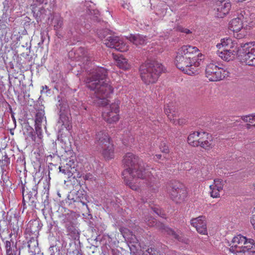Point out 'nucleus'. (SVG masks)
Here are the masks:
<instances>
[{
	"mask_svg": "<svg viewBox=\"0 0 255 255\" xmlns=\"http://www.w3.org/2000/svg\"><path fill=\"white\" fill-rule=\"evenodd\" d=\"M57 106L59 109L60 118L58 122V132L62 134V130L65 128L66 130L69 131L72 128L70 117L66 114V111L68 110V106L66 103H62L60 101Z\"/></svg>",
	"mask_w": 255,
	"mask_h": 255,
	"instance_id": "nucleus-10",
	"label": "nucleus"
},
{
	"mask_svg": "<svg viewBox=\"0 0 255 255\" xmlns=\"http://www.w3.org/2000/svg\"><path fill=\"white\" fill-rule=\"evenodd\" d=\"M123 142L126 145H131L134 142V139L132 136H129L128 139L124 138Z\"/></svg>",
	"mask_w": 255,
	"mask_h": 255,
	"instance_id": "nucleus-36",
	"label": "nucleus"
},
{
	"mask_svg": "<svg viewBox=\"0 0 255 255\" xmlns=\"http://www.w3.org/2000/svg\"><path fill=\"white\" fill-rule=\"evenodd\" d=\"M41 42L43 43L44 42V35L43 33H41Z\"/></svg>",
	"mask_w": 255,
	"mask_h": 255,
	"instance_id": "nucleus-41",
	"label": "nucleus"
},
{
	"mask_svg": "<svg viewBox=\"0 0 255 255\" xmlns=\"http://www.w3.org/2000/svg\"><path fill=\"white\" fill-rule=\"evenodd\" d=\"M231 250L233 252L245 253L250 252H255V244L253 239H248L241 235L235 236L232 240V245Z\"/></svg>",
	"mask_w": 255,
	"mask_h": 255,
	"instance_id": "nucleus-7",
	"label": "nucleus"
},
{
	"mask_svg": "<svg viewBox=\"0 0 255 255\" xmlns=\"http://www.w3.org/2000/svg\"><path fill=\"white\" fill-rule=\"evenodd\" d=\"M237 49H223L218 51V56L224 61H229L233 60L237 55Z\"/></svg>",
	"mask_w": 255,
	"mask_h": 255,
	"instance_id": "nucleus-20",
	"label": "nucleus"
},
{
	"mask_svg": "<svg viewBox=\"0 0 255 255\" xmlns=\"http://www.w3.org/2000/svg\"><path fill=\"white\" fill-rule=\"evenodd\" d=\"M53 23L54 24V29L58 30L60 28L63 24L62 18L59 16H55L53 19Z\"/></svg>",
	"mask_w": 255,
	"mask_h": 255,
	"instance_id": "nucleus-31",
	"label": "nucleus"
},
{
	"mask_svg": "<svg viewBox=\"0 0 255 255\" xmlns=\"http://www.w3.org/2000/svg\"><path fill=\"white\" fill-rule=\"evenodd\" d=\"M163 230V232L166 233L168 235H171L175 239L178 240H179V236L171 229L167 227H164Z\"/></svg>",
	"mask_w": 255,
	"mask_h": 255,
	"instance_id": "nucleus-32",
	"label": "nucleus"
},
{
	"mask_svg": "<svg viewBox=\"0 0 255 255\" xmlns=\"http://www.w3.org/2000/svg\"><path fill=\"white\" fill-rule=\"evenodd\" d=\"M121 232L125 240L129 242L128 246L130 249V252L133 254H135L136 252L135 251H136L137 248L139 246L136 237L133 235L132 232L127 229H126L123 232L121 231Z\"/></svg>",
	"mask_w": 255,
	"mask_h": 255,
	"instance_id": "nucleus-13",
	"label": "nucleus"
},
{
	"mask_svg": "<svg viewBox=\"0 0 255 255\" xmlns=\"http://www.w3.org/2000/svg\"><path fill=\"white\" fill-rule=\"evenodd\" d=\"M113 57L116 61V64L120 68L124 70L129 68V65L128 63V60L124 57L123 56L113 54Z\"/></svg>",
	"mask_w": 255,
	"mask_h": 255,
	"instance_id": "nucleus-22",
	"label": "nucleus"
},
{
	"mask_svg": "<svg viewBox=\"0 0 255 255\" xmlns=\"http://www.w3.org/2000/svg\"><path fill=\"white\" fill-rule=\"evenodd\" d=\"M253 213L255 214V207L254 209V211L253 212Z\"/></svg>",
	"mask_w": 255,
	"mask_h": 255,
	"instance_id": "nucleus-48",
	"label": "nucleus"
},
{
	"mask_svg": "<svg viewBox=\"0 0 255 255\" xmlns=\"http://www.w3.org/2000/svg\"><path fill=\"white\" fill-rule=\"evenodd\" d=\"M237 17L229 22V28L234 33L238 39L244 38L247 35L248 30L254 25L249 12L240 10L237 12Z\"/></svg>",
	"mask_w": 255,
	"mask_h": 255,
	"instance_id": "nucleus-4",
	"label": "nucleus"
},
{
	"mask_svg": "<svg viewBox=\"0 0 255 255\" xmlns=\"http://www.w3.org/2000/svg\"><path fill=\"white\" fill-rule=\"evenodd\" d=\"M127 38L136 45L144 44L147 40L145 36L140 34H130Z\"/></svg>",
	"mask_w": 255,
	"mask_h": 255,
	"instance_id": "nucleus-23",
	"label": "nucleus"
},
{
	"mask_svg": "<svg viewBox=\"0 0 255 255\" xmlns=\"http://www.w3.org/2000/svg\"><path fill=\"white\" fill-rule=\"evenodd\" d=\"M169 193L172 199L176 202H180L184 200L187 195L186 189L180 184L174 185Z\"/></svg>",
	"mask_w": 255,
	"mask_h": 255,
	"instance_id": "nucleus-12",
	"label": "nucleus"
},
{
	"mask_svg": "<svg viewBox=\"0 0 255 255\" xmlns=\"http://www.w3.org/2000/svg\"><path fill=\"white\" fill-rule=\"evenodd\" d=\"M231 8V4L226 0H218L217 2V16L223 18L229 13Z\"/></svg>",
	"mask_w": 255,
	"mask_h": 255,
	"instance_id": "nucleus-15",
	"label": "nucleus"
},
{
	"mask_svg": "<svg viewBox=\"0 0 255 255\" xmlns=\"http://www.w3.org/2000/svg\"><path fill=\"white\" fill-rule=\"evenodd\" d=\"M96 139L99 145L98 149L104 158L107 160L113 158L114 157V147L110 142V139L107 133L103 131L98 132L96 135Z\"/></svg>",
	"mask_w": 255,
	"mask_h": 255,
	"instance_id": "nucleus-6",
	"label": "nucleus"
},
{
	"mask_svg": "<svg viewBox=\"0 0 255 255\" xmlns=\"http://www.w3.org/2000/svg\"><path fill=\"white\" fill-rule=\"evenodd\" d=\"M38 245L37 240L34 238H31L27 242L28 252L34 254L38 253L40 251Z\"/></svg>",
	"mask_w": 255,
	"mask_h": 255,
	"instance_id": "nucleus-26",
	"label": "nucleus"
},
{
	"mask_svg": "<svg viewBox=\"0 0 255 255\" xmlns=\"http://www.w3.org/2000/svg\"><path fill=\"white\" fill-rule=\"evenodd\" d=\"M184 164L185 165H189L190 163H188V162H186V163H184Z\"/></svg>",
	"mask_w": 255,
	"mask_h": 255,
	"instance_id": "nucleus-47",
	"label": "nucleus"
},
{
	"mask_svg": "<svg viewBox=\"0 0 255 255\" xmlns=\"http://www.w3.org/2000/svg\"><path fill=\"white\" fill-rule=\"evenodd\" d=\"M153 222L154 223V221H153ZM153 225H154V223L151 224H150V223H149V226H153Z\"/></svg>",
	"mask_w": 255,
	"mask_h": 255,
	"instance_id": "nucleus-45",
	"label": "nucleus"
},
{
	"mask_svg": "<svg viewBox=\"0 0 255 255\" xmlns=\"http://www.w3.org/2000/svg\"><path fill=\"white\" fill-rule=\"evenodd\" d=\"M199 145L209 150L213 146L211 135L205 131H200L199 134Z\"/></svg>",
	"mask_w": 255,
	"mask_h": 255,
	"instance_id": "nucleus-16",
	"label": "nucleus"
},
{
	"mask_svg": "<svg viewBox=\"0 0 255 255\" xmlns=\"http://www.w3.org/2000/svg\"><path fill=\"white\" fill-rule=\"evenodd\" d=\"M88 175H86L85 176V179H88Z\"/></svg>",
	"mask_w": 255,
	"mask_h": 255,
	"instance_id": "nucleus-49",
	"label": "nucleus"
},
{
	"mask_svg": "<svg viewBox=\"0 0 255 255\" xmlns=\"http://www.w3.org/2000/svg\"><path fill=\"white\" fill-rule=\"evenodd\" d=\"M33 9H34V7H33ZM33 11L35 12V10L33 9Z\"/></svg>",
	"mask_w": 255,
	"mask_h": 255,
	"instance_id": "nucleus-51",
	"label": "nucleus"
},
{
	"mask_svg": "<svg viewBox=\"0 0 255 255\" xmlns=\"http://www.w3.org/2000/svg\"><path fill=\"white\" fill-rule=\"evenodd\" d=\"M191 225L196 229L197 231L200 234L207 235V230L206 218L204 216H199L191 220Z\"/></svg>",
	"mask_w": 255,
	"mask_h": 255,
	"instance_id": "nucleus-14",
	"label": "nucleus"
},
{
	"mask_svg": "<svg viewBox=\"0 0 255 255\" xmlns=\"http://www.w3.org/2000/svg\"><path fill=\"white\" fill-rule=\"evenodd\" d=\"M230 72L227 69L219 67L211 63L207 65L205 75L210 81H218L229 76Z\"/></svg>",
	"mask_w": 255,
	"mask_h": 255,
	"instance_id": "nucleus-9",
	"label": "nucleus"
},
{
	"mask_svg": "<svg viewBox=\"0 0 255 255\" xmlns=\"http://www.w3.org/2000/svg\"><path fill=\"white\" fill-rule=\"evenodd\" d=\"M107 71L103 67H97L92 72V75L86 80L87 87L94 91L96 99L94 102L105 107L102 113L104 120L109 124H114L120 119V104L116 100L109 104L107 98L113 93V89L106 79Z\"/></svg>",
	"mask_w": 255,
	"mask_h": 255,
	"instance_id": "nucleus-1",
	"label": "nucleus"
},
{
	"mask_svg": "<svg viewBox=\"0 0 255 255\" xmlns=\"http://www.w3.org/2000/svg\"><path fill=\"white\" fill-rule=\"evenodd\" d=\"M38 3L41 4L43 3H47V1L45 2V0H35Z\"/></svg>",
	"mask_w": 255,
	"mask_h": 255,
	"instance_id": "nucleus-40",
	"label": "nucleus"
},
{
	"mask_svg": "<svg viewBox=\"0 0 255 255\" xmlns=\"http://www.w3.org/2000/svg\"><path fill=\"white\" fill-rule=\"evenodd\" d=\"M42 87H43V90L41 91L42 92H43V91L44 89H48V87L47 86H43Z\"/></svg>",
	"mask_w": 255,
	"mask_h": 255,
	"instance_id": "nucleus-44",
	"label": "nucleus"
},
{
	"mask_svg": "<svg viewBox=\"0 0 255 255\" xmlns=\"http://www.w3.org/2000/svg\"><path fill=\"white\" fill-rule=\"evenodd\" d=\"M59 171L63 174L66 175L68 178L73 176L76 171V163L73 159H69L67 161L65 165L59 167Z\"/></svg>",
	"mask_w": 255,
	"mask_h": 255,
	"instance_id": "nucleus-17",
	"label": "nucleus"
},
{
	"mask_svg": "<svg viewBox=\"0 0 255 255\" xmlns=\"http://www.w3.org/2000/svg\"><path fill=\"white\" fill-rule=\"evenodd\" d=\"M103 42L107 47L122 52H126L128 49V46L117 36H109Z\"/></svg>",
	"mask_w": 255,
	"mask_h": 255,
	"instance_id": "nucleus-11",
	"label": "nucleus"
},
{
	"mask_svg": "<svg viewBox=\"0 0 255 255\" xmlns=\"http://www.w3.org/2000/svg\"><path fill=\"white\" fill-rule=\"evenodd\" d=\"M123 163L127 168L123 171V176L126 184L131 189L136 190L139 188V180L150 189L155 192L157 191L158 180L161 175L159 171L156 172L153 168H150L139 161L138 156L131 153L126 154L123 159Z\"/></svg>",
	"mask_w": 255,
	"mask_h": 255,
	"instance_id": "nucleus-2",
	"label": "nucleus"
},
{
	"mask_svg": "<svg viewBox=\"0 0 255 255\" xmlns=\"http://www.w3.org/2000/svg\"><path fill=\"white\" fill-rule=\"evenodd\" d=\"M32 225H33V226H35L36 228H38V226L37 225H38V223L37 222H35V221L33 222L32 223Z\"/></svg>",
	"mask_w": 255,
	"mask_h": 255,
	"instance_id": "nucleus-42",
	"label": "nucleus"
},
{
	"mask_svg": "<svg viewBox=\"0 0 255 255\" xmlns=\"http://www.w3.org/2000/svg\"><path fill=\"white\" fill-rule=\"evenodd\" d=\"M77 200L85 205V201L87 200V195L84 190H79L77 194Z\"/></svg>",
	"mask_w": 255,
	"mask_h": 255,
	"instance_id": "nucleus-30",
	"label": "nucleus"
},
{
	"mask_svg": "<svg viewBox=\"0 0 255 255\" xmlns=\"http://www.w3.org/2000/svg\"><path fill=\"white\" fill-rule=\"evenodd\" d=\"M30 230H31V232H34V231H33V229H31H31H30Z\"/></svg>",
	"mask_w": 255,
	"mask_h": 255,
	"instance_id": "nucleus-50",
	"label": "nucleus"
},
{
	"mask_svg": "<svg viewBox=\"0 0 255 255\" xmlns=\"http://www.w3.org/2000/svg\"><path fill=\"white\" fill-rule=\"evenodd\" d=\"M157 159H159L161 158V154H156L155 156Z\"/></svg>",
	"mask_w": 255,
	"mask_h": 255,
	"instance_id": "nucleus-43",
	"label": "nucleus"
},
{
	"mask_svg": "<svg viewBox=\"0 0 255 255\" xmlns=\"http://www.w3.org/2000/svg\"><path fill=\"white\" fill-rule=\"evenodd\" d=\"M239 51L242 62L249 66H255V41L242 44Z\"/></svg>",
	"mask_w": 255,
	"mask_h": 255,
	"instance_id": "nucleus-8",
	"label": "nucleus"
},
{
	"mask_svg": "<svg viewBox=\"0 0 255 255\" xmlns=\"http://www.w3.org/2000/svg\"><path fill=\"white\" fill-rule=\"evenodd\" d=\"M178 29L179 31L186 34H189L191 32L189 29L180 26L178 27Z\"/></svg>",
	"mask_w": 255,
	"mask_h": 255,
	"instance_id": "nucleus-37",
	"label": "nucleus"
},
{
	"mask_svg": "<svg viewBox=\"0 0 255 255\" xmlns=\"http://www.w3.org/2000/svg\"><path fill=\"white\" fill-rule=\"evenodd\" d=\"M164 71L163 66L157 61L146 62L140 67L141 78L146 84L155 83Z\"/></svg>",
	"mask_w": 255,
	"mask_h": 255,
	"instance_id": "nucleus-5",
	"label": "nucleus"
},
{
	"mask_svg": "<svg viewBox=\"0 0 255 255\" xmlns=\"http://www.w3.org/2000/svg\"><path fill=\"white\" fill-rule=\"evenodd\" d=\"M237 42L229 37H226L221 40V42L217 44V47L219 49H233L236 48Z\"/></svg>",
	"mask_w": 255,
	"mask_h": 255,
	"instance_id": "nucleus-21",
	"label": "nucleus"
},
{
	"mask_svg": "<svg viewBox=\"0 0 255 255\" xmlns=\"http://www.w3.org/2000/svg\"><path fill=\"white\" fill-rule=\"evenodd\" d=\"M224 183L223 180L216 179L214 183L210 185L211 196L213 198H218L220 196V192L223 190Z\"/></svg>",
	"mask_w": 255,
	"mask_h": 255,
	"instance_id": "nucleus-18",
	"label": "nucleus"
},
{
	"mask_svg": "<svg viewBox=\"0 0 255 255\" xmlns=\"http://www.w3.org/2000/svg\"><path fill=\"white\" fill-rule=\"evenodd\" d=\"M164 111L169 119L173 122V124L177 125H182L183 124V121L177 119L176 116L173 114L174 112L169 105L165 106Z\"/></svg>",
	"mask_w": 255,
	"mask_h": 255,
	"instance_id": "nucleus-24",
	"label": "nucleus"
},
{
	"mask_svg": "<svg viewBox=\"0 0 255 255\" xmlns=\"http://www.w3.org/2000/svg\"><path fill=\"white\" fill-rule=\"evenodd\" d=\"M5 249L6 255H19V252L15 246L13 245V243L6 241L5 242Z\"/></svg>",
	"mask_w": 255,
	"mask_h": 255,
	"instance_id": "nucleus-27",
	"label": "nucleus"
},
{
	"mask_svg": "<svg viewBox=\"0 0 255 255\" xmlns=\"http://www.w3.org/2000/svg\"><path fill=\"white\" fill-rule=\"evenodd\" d=\"M251 223L255 230V214L253 213L252 216L251 218Z\"/></svg>",
	"mask_w": 255,
	"mask_h": 255,
	"instance_id": "nucleus-38",
	"label": "nucleus"
},
{
	"mask_svg": "<svg viewBox=\"0 0 255 255\" xmlns=\"http://www.w3.org/2000/svg\"><path fill=\"white\" fill-rule=\"evenodd\" d=\"M45 122L43 112H38L35 116V129L37 132H41L42 124Z\"/></svg>",
	"mask_w": 255,
	"mask_h": 255,
	"instance_id": "nucleus-25",
	"label": "nucleus"
},
{
	"mask_svg": "<svg viewBox=\"0 0 255 255\" xmlns=\"http://www.w3.org/2000/svg\"><path fill=\"white\" fill-rule=\"evenodd\" d=\"M242 119L245 122H249L253 124L254 122H255V114L244 116L242 118ZM254 126H255V124Z\"/></svg>",
	"mask_w": 255,
	"mask_h": 255,
	"instance_id": "nucleus-33",
	"label": "nucleus"
},
{
	"mask_svg": "<svg viewBox=\"0 0 255 255\" xmlns=\"http://www.w3.org/2000/svg\"><path fill=\"white\" fill-rule=\"evenodd\" d=\"M31 254H31V255H35V254H32V253H31Z\"/></svg>",
	"mask_w": 255,
	"mask_h": 255,
	"instance_id": "nucleus-52",
	"label": "nucleus"
},
{
	"mask_svg": "<svg viewBox=\"0 0 255 255\" xmlns=\"http://www.w3.org/2000/svg\"><path fill=\"white\" fill-rule=\"evenodd\" d=\"M154 212H155L157 214H159V212H158V210H156V211H155V210H154Z\"/></svg>",
	"mask_w": 255,
	"mask_h": 255,
	"instance_id": "nucleus-46",
	"label": "nucleus"
},
{
	"mask_svg": "<svg viewBox=\"0 0 255 255\" xmlns=\"http://www.w3.org/2000/svg\"><path fill=\"white\" fill-rule=\"evenodd\" d=\"M27 196V198L30 199V198H29V196L28 195H24V193H23V206H24L25 205V201H26V200H25V198H26Z\"/></svg>",
	"mask_w": 255,
	"mask_h": 255,
	"instance_id": "nucleus-39",
	"label": "nucleus"
},
{
	"mask_svg": "<svg viewBox=\"0 0 255 255\" xmlns=\"http://www.w3.org/2000/svg\"><path fill=\"white\" fill-rule=\"evenodd\" d=\"M68 235L70 236L72 239L76 240L79 236V232L74 227L69 226L67 228Z\"/></svg>",
	"mask_w": 255,
	"mask_h": 255,
	"instance_id": "nucleus-29",
	"label": "nucleus"
},
{
	"mask_svg": "<svg viewBox=\"0 0 255 255\" xmlns=\"http://www.w3.org/2000/svg\"><path fill=\"white\" fill-rule=\"evenodd\" d=\"M143 255H160L158 254V252L152 249L151 248H148L143 253Z\"/></svg>",
	"mask_w": 255,
	"mask_h": 255,
	"instance_id": "nucleus-35",
	"label": "nucleus"
},
{
	"mask_svg": "<svg viewBox=\"0 0 255 255\" xmlns=\"http://www.w3.org/2000/svg\"><path fill=\"white\" fill-rule=\"evenodd\" d=\"M159 148L160 151L165 153H168L169 152L168 146L166 145L165 141H161L159 145Z\"/></svg>",
	"mask_w": 255,
	"mask_h": 255,
	"instance_id": "nucleus-34",
	"label": "nucleus"
},
{
	"mask_svg": "<svg viewBox=\"0 0 255 255\" xmlns=\"http://www.w3.org/2000/svg\"><path fill=\"white\" fill-rule=\"evenodd\" d=\"M203 55L198 49L191 45H184L179 48L175 58L176 67L189 75L198 73Z\"/></svg>",
	"mask_w": 255,
	"mask_h": 255,
	"instance_id": "nucleus-3",
	"label": "nucleus"
},
{
	"mask_svg": "<svg viewBox=\"0 0 255 255\" xmlns=\"http://www.w3.org/2000/svg\"><path fill=\"white\" fill-rule=\"evenodd\" d=\"M199 131H194L189 134L188 137V143L193 146H199Z\"/></svg>",
	"mask_w": 255,
	"mask_h": 255,
	"instance_id": "nucleus-28",
	"label": "nucleus"
},
{
	"mask_svg": "<svg viewBox=\"0 0 255 255\" xmlns=\"http://www.w3.org/2000/svg\"><path fill=\"white\" fill-rule=\"evenodd\" d=\"M10 163V159L8 157L7 154L5 153L2 155L0 159V167L1 172V179L4 181L5 177L9 169V165Z\"/></svg>",
	"mask_w": 255,
	"mask_h": 255,
	"instance_id": "nucleus-19",
	"label": "nucleus"
}]
</instances>
